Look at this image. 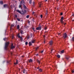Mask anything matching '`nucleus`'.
<instances>
[{"label":"nucleus","mask_w":74,"mask_h":74,"mask_svg":"<svg viewBox=\"0 0 74 74\" xmlns=\"http://www.w3.org/2000/svg\"><path fill=\"white\" fill-rule=\"evenodd\" d=\"M36 42V40H31V42L32 43H34Z\"/></svg>","instance_id":"nucleus-10"},{"label":"nucleus","mask_w":74,"mask_h":74,"mask_svg":"<svg viewBox=\"0 0 74 74\" xmlns=\"http://www.w3.org/2000/svg\"><path fill=\"white\" fill-rule=\"evenodd\" d=\"M66 23H65L64 24V25H66Z\"/></svg>","instance_id":"nucleus-51"},{"label":"nucleus","mask_w":74,"mask_h":74,"mask_svg":"<svg viewBox=\"0 0 74 74\" xmlns=\"http://www.w3.org/2000/svg\"><path fill=\"white\" fill-rule=\"evenodd\" d=\"M40 68V67H38L37 68V69H39Z\"/></svg>","instance_id":"nucleus-47"},{"label":"nucleus","mask_w":74,"mask_h":74,"mask_svg":"<svg viewBox=\"0 0 74 74\" xmlns=\"http://www.w3.org/2000/svg\"><path fill=\"white\" fill-rule=\"evenodd\" d=\"M59 0H57V1H59Z\"/></svg>","instance_id":"nucleus-60"},{"label":"nucleus","mask_w":74,"mask_h":74,"mask_svg":"<svg viewBox=\"0 0 74 74\" xmlns=\"http://www.w3.org/2000/svg\"><path fill=\"white\" fill-rule=\"evenodd\" d=\"M9 44L10 42L8 41L7 42H6L4 47V49L5 50H7V49H8V45H9Z\"/></svg>","instance_id":"nucleus-1"},{"label":"nucleus","mask_w":74,"mask_h":74,"mask_svg":"<svg viewBox=\"0 0 74 74\" xmlns=\"http://www.w3.org/2000/svg\"><path fill=\"white\" fill-rule=\"evenodd\" d=\"M34 18H33L32 19V21H33V22H34Z\"/></svg>","instance_id":"nucleus-35"},{"label":"nucleus","mask_w":74,"mask_h":74,"mask_svg":"<svg viewBox=\"0 0 74 74\" xmlns=\"http://www.w3.org/2000/svg\"><path fill=\"white\" fill-rule=\"evenodd\" d=\"M22 57H23V58L24 57V56H22Z\"/></svg>","instance_id":"nucleus-57"},{"label":"nucleus","mask_w":74,"mask_h":74,"mask_svg":"<svg viewBox=\"0 0 74 74\" xmlns=\"http://www.w3.org/2000/svg\"><path fill=\"white\" fill-rule=\"evenodd\" d=\"M21 34H23L24 33H23V30H21Z\"/></svg>","instance_id":"nucleus-14"},{"label":"nucleus","mask_w":74,"mask_h":74,"mask_svg":"<svg viewBox=\"0 0 74 74\" xmlns=\"http://www.w3.org/2000/svg\"><path fill=\"white\" fill-rule=\"evenodd\" d=\"M23 8L24 9H25L26 10H27V8L26 7V5H25L24 4L23 5Z\"/></svg>","instance_id":"nucleus-9"},{"label":"nucleus","mask_w":74,"mask_h":74,"mask_svg":"<svg viewBox=\"0 0 74 74\" xmlns=\"http://www.w3.org/2000/svg\"><path fill=\"white\" fill-rule=\"evenodd\" d=\"M41 26H40L38 27H37L36 28V30H41Z\"/></svg>","instance_id":"nucleus-7"},{"label":"nucleus","mask_w":74,"mask_h":74,"mask_svg":"<svg viewBox=\"0 0 74 74\" xmlns=\"http://www.w3.org/2000/svg\"><path fill=\"white\" fill-rule=\"evenodd\" d=\"M39 71H40V72H42V69H39Z\"/></svg>","instance_id":"nucleus-22"},{"label":"nucleus","mask_w":74,"mask_h":74,"mask_svg":"<svg viewBox=\"0 0 74 74\" xmlns=\"http://www.w3.org/2000/svg\"><path fill=\"white\" fill-rule=\"evenodd\" d=\"M21 38V40H23V39L22 38V37H21L20 36V37H19V38Z\"/></svg>","instance_id":"nucleus-32"},{"label":"nucleus","mask_w":74,"mask_h":74,"mask_svg":"<svg viewBox=\"0 0 74 74\" xmlns=\"http://www.w3.org/2000/svg\"><path fill=\"white\" fill-rule=\"evenodd\" d=\"M12 39H13V38H14V36H12Z\"/></svg>","instance_id":"nucleus-46"},{"label":"nucleus","mask_w":74,"mask_h":74,"mask_svg":"<svg viewBox=\"0 0 74 74\" xmlns=\"http://www.w3.org/2000/svg\"><path fill=\"white\" fill-rule=\"evenodd\" d=\"M63 15V13H60V15Z\"/></svg>","instance_id":"nucleus-44"},{"label":"nucleus","mask_w":74,"mask_h":74,"mask_svg":"<svg viewBox=\"0 0 74 74\" xmlns=\"http://www.w3.org/2000/svg\"><path fill=\"white\" fill-rule=\"evenodd\" d=\"M45 30H46V29H47V27H45Z\"/></svg>","instance_id":"nucleus-42"},{"label":"nucleus","mask_w":74,"mask_h":74,"mask_svg":"<svg viewBox=\"0 0 74 74\" xmlns=\"http://www.w3.org/2000/svg\"><path fill=\"white\" fill-rule=\"evenodd\" d=\"M52 51H53V49H52L51 50V53H52Z\"/></svg>","instance_id":"nucleus-45"},{"label":"nucleus","mask_w":74,"mask_h":74,"mask_svg":"<svg viewBox=\"0 0 74 74\" xmlns=\"http://www.w3.org/2000/svg\"><path fill=\"white\" fill-rule=\"evenodd\" d=\"M33 30H34V32H35L36 31V29H35V28H34L33 27V28L32 29Z\"/></svg>","instance_id":"nucleus-28"},{"label":"nucleus","mask_w":74,"mask_h":74,"mask_svg":"<svg viewBox=\"0 0 74 74\" xmlns=\"http://www.w3.org/2000/svg\"><path fill=\"white\" fill-rule=\"evenodd\" d=\"M29 63H30V62H33V60L31 59H30V60H29Z\"/></svg>","instance_id":"nucleus-13"},{"label":"nucleus","mask_w":74,"mask_h":74,"mask_svg":"<svg viewBox=\"0 0 74 74\" xmlns=\"http://www.w3.org/2000/svg\"><path fill=\"white\" fill-rule=\"evenodd\" d=\"M44 0L45 1H48V0Z\"/></svg>","instance_id":"nucleus-48"},{"label":"nucleus","mask_w":74,"mask_h":74,"mask_svg":"<svg viewBox=\"0 0 74 74\" xmlns=\"http://www.w3.org/2000/svg\"><path fill=\"white\" fill-rule=\"evenodd\" d=\"M27 44H28V42H25V45H27Z\"/></svg>","instance_id":"nucleus-31"},{"label":"nucleus","mask_w":74,"mask_h":74,"mask_svg":"<svg viewBox=\"0 0 74 74\" xmlns=\"http://www.w3.org/2000/svg\"><path fill=\"white\" fill-rule=\"evenodd\" d=\"M63 37L64 38H66L67 37V34L66 33H64L63 35Z\"/></svg>","instance_id":"nucleus-6"},{"label":"nucleus","mask_w":74,"mask_h":74,"mask_svg":"<svg viewBox=\"0 0 74 74\" xmlns=\"http://www.w3.org/2000/svg\"><path fill=\"white\" fill-rule=\"evenodd\" d=\"M12 0V1H14V0Z\"/></svg>","instance_id":"nucleus-62"},{"label":"nucleus","mask_w":74,"mask_h":74,"mask_svg":"<svg viewBox=\"0 0 74 74\" xmlns=\"http://www.w3.org/2000/svg\"><path fill=\"white\" fill-rule=\"evenodd\" d=\"M14 64H18V60H16V63H14Z\"/></svg>","instance_id":"nucleus-26"},{"label":"nucleus","mask_w":74,"mask_h":74,"mask_svg":"<svg viewBox=\"0 0 74 74\" xmlns=\"http://www.w3.org/2000/svg\"><path fill=\"white\" fill-rule=\"evenodd\" d=\"M32 13H33V14H34V12H32Z\"/></svg>","instance_id":"nucleus-52"},{"label":"nucleus","mask_w":74,"mask_h":74,"mask_svg":"<svg viewBox=\"0 0 74 74\" xmlns=\"http://www.w3.org/2000/svg\"><path fill=\"white\" fill-rule=\"evenodd\" d=\"M40 17L41 18H42V15L41 14L40 15Z\"/></svg>","instance_id":"nucleus-36"},{"label":"nucleus","mask_w":74,"mask_h":74,"mask_svg":"<svg viewBox=\"0 0 74 74\" xmlns=\"http://www.w3.org/2000/svg\"><path fill=\"white\" fill-rule=\"evenodd\" d=\"M39 48V47H37L36 49V51H37V49Z\"/></svg>","instance_id":"nucleus-27"},{"label":"nucleus","mask_w":74,"mask_h":74,"mask_svg":"<svg viewBox=\"0 0 74 74\" xmlns=\"http://www.w3.org/2000/svg\"><path fill=\"white\" fill-rule=\"evenodd\" d=\"M73 21H74V20H73Z\"/></svg>","instance_id":"nucleus-63"},{"label":"nucleus","mask_w":74,"mask_h":74,"mask_svg":"<svg viewBox=\"0 0 74 74\" xmlns=\"http://www.w3.org/2000/svg\"><path fill=\"white\" fill-rule=\"evenodd\" d=\"M20 27L19 26V25H17V29H19Z\"/></svg>","instance_id":"nucleus-25"},{"label":"nucleus","mask_w":74,"mask_h":74,"mask_svg":"<svg viewBox=\"0 0 74 74\" xmlns=\"http://www.w3.org/2000/svg\"><path fill=\"white\" fill-rule=\"evenodd\" d=\"M64 18V17H63V16H62L61 18V19H60L61 23L62 24H63V23H64V22L63 21V20Z\"/></svg>","instance_id":"nucleus-4"},{"label":"nucleus","mask_w":74,"mask_h":74,"mask_svg":"<svg viewBox=\"0 0 74 74\" xmlns=\"http://www.w3.org/2000/svg\"><path fill=\"white\" fill-rule=\"evenodd\" d=\"M45 41H44V43H45Z\"/></svg>","instance_id":"nucleus-56"},{"label":"nucleus","mask_w":74,"mask_h":74,"mask_svg":"<svg viewBox=\"0 0 74 74\" xmlns=\"http://www.w3.org/2000/svg\"><path fill=\"white\" fill-rule=\"evenodd\" d=\"M31 37H32V34H31Z\"/></svg>","instance_id":"nucleus-55"},{"label":"nucleus","mask_w":74,"mask_h":74,"mask_svg":"<svg viewBox=\"0 0 74 74\" xmlns=\"http://www.w3.org/2000/svg\"><path fill=\"white\" fill-rule=\"evenodd\" d=\"M36 56H38V54H37L35 55Z\"/></svg>","instance_id":"nucleus-43"},{"label":"nucleus","mask_w":74,"mask_h":74,"mask_svg":"<svg viewBox=\"0 0 74 74\" xmlns=\"http://www.w3.org/2000/svg\"><path fill=\"white\" fill-rule=\"evenodd\" d=\"M24 12H25H25H26V10H24Z\"/></svg>","instance_id":"nucleus-38"},{"label":"nucleus","mask_w":74,"mask_h":74,"mask_svg":"<svg viewBox=\"0 0 74 74\" xmlns=\"http://www.w3.org/2000/svg\"><path fill=\"white\" fill-rule=\"evenodd\" d=\"M43 52H44V51L43 50H42V51H41V53H43Z\"/></svg>","instance_id":"nucleus-39"},{"label":"nucleus","mask_w":74,"mask_h":74,"mask_svg":"<svg viewBox=\"0 0 74 74\" xmlns=\"http://www.w3.org/2000/svg\"><path fill=\"white\" fill-rule=\"evenodd\" d=\"M16 11L17 12L20 13V14H21V15H25V12H24V11L23 10H22L21 12V11H20L19 10H16Z\"/></svg>","instance_id":"nucleus-2"},{"label":"nucleus","mask_w":74,"mask_h":74,"mask_svg":"<svg viewBox=\"0 0 74 74\" xmlns=\"http://www.w3.org/2000/svg\"><path fill=\"white\" fill-rule=\"evenodd\" d=\"M29 16H30L29 15H27L26 16V18H29Z\"/></svg>","instance_id":"nucleus-24"},{"label":"nucleus","mask_w":74,"mask_h":74,"mask_svg":"<svg viewBox=\"0 0 74 74\" xmlns=\"http://www.w3.org/2000/svg\"><path fill=\"white\" fill-rule=\"evenodd\" d=\"M72 40L73 41H74V37H73L72 38Z\"/></svg>","instance_id":"nucleus-29"},{"label":"nucleus","mask_w":74,"mask_h":74,"mask_svg":"<svg viewBox=\"0 0 74 74\" xmlns=\"http://www.w3.org/2000/svg\"><path fill=\"white\" fill-rule=\"evenodd\" d=\"M25 2H24V1L23 0H22L21 1V4H23H23H25Z\"/></svg>","instance_id":"nucleus-8"},{"label":"nucleus","mask_w":74,"mask_h":74,"mask_svg":"<svg viewBox=\"0 0 74 74\" xmlns=\"http://www.w3.org/2000/svg\"><path fill=\"white\" fill-rule=\"evenodd\" d=\"M41 6V4H40V7Z\"/></svg>","instance_id":"nucleus-61"},{"label":"nucleus","mask_w":74,"mask_h":74,"mask_svg":"<svg viewBox=\"0 0 74 74\" xmlns=\"http://www.w3.org/2000/svg\"><path fill=\"white\" fill-rule=\"evenodd\" d=\"M62 60H63V58L62 59Z\"/></svg>","instance_id":"nucleus-64"},{"label":"nucleus","mask_w":74,"mask_h":74,"mask_svg":"<svg viewBox=\"0 0 74 74\" xmlns=\"http://www.w3.org/2000/svg\"><path fill=\"white\" fill-rule=\"evenodd\" d=\"M23 73H25V71H23Z\"/></svg>","instance_id":"nucleus-58"},{"label":"nucleus","mask_w":74,"mask_h":74,"mask_svg":"<svg viewBox=\"0 0 74 74\" xmlns=\"http://www.w3.org/2000/svg\"><path fill=\"white\" fill-rule=\"evenodd\" d=\"M17 21H20V19H19V18H17Z\"/></svg>","instance_id":"nucleus-33"},{"label":"nucleus","mask_w":74,"mask_h":74,"mask_svg":"<svg viewBox=\"0 0 74 74\" xmlns=\"http://www.w3.org/2000/svg\"><path fill=\"white\" fill-rule=\"evenodd\" d=\"M14 23H13V24H12L11 25V27H10V29H12V27H14Z\"/></svg>","instance_id":"nucleus-11"},{"label":"nucleus","mask_w":74,"mask_h":74,"mask_svg":"<svg viewBox=\"0 0 74 74\" xmlns=\"http://www.w3.org/2000/svg\"><path fill=\"white\" fill-rule=\"evenodd\" d=\"M58 34V35H60V33H59Z\"/></svg>","instance_id":"nucleus-49"},{"label":"nucleus","mask_w":74,"mask_h":74,"mask_svg":"<svg viewBox=\"0 0 74 74\" xmlns=\"http://www.w3.org/2000/svg\"><path fill=\"white\" fill-rule=\"evenodd\" d=\"M21 7H22V6H21V5H20L19 6V8H21Z\"/></svg>","instance_id":"nucleus-40"},{"label":"nucleus","mask_w":74,"mask_h":74,"mask_svg":"<svg viewBox=\"0 0 74 74\" xmlns=\"http://www.w3.org/2000/svg\"><path fill=\"white\" fill-rule=\"evenodd\" d=\"M33 4L32 5L33 7L34 6V2H33Z\"/></svg>","instance_id":"nucleus-30"},{"label":"nucleus","mask_w":74,"mask_h":74,"mask_svg":"<svg viewBox=\"0 0 74 74\" xmlns=\"http://www.w3.org/2000/svg\"><path fill=\"white\" fill-rule=\"evenodd\" d=\"M73 16H74V14H73Z\"/></svg>","instance_id":"nucleus-54"},{"label":"nucleus","mask_w":74,"mask_h":74,"mask_svg":"<svg viewBox=\"0 0 74 74\" xmlns=\"http://www.w3.org/2000/svg\"><path fill=\"white\" fill-rule=\"evenodd\" d=\"M57 57L58 58H60V56L59 55H57Z\"/></svg>","instance_id":"nucleus-19"},{"label":"nucleus","mask_w":74,"mask_h":74,"mask_svg":"<svg viewBox=\"0 0 74 74\" xmlns=\"http://www.w3.org/2000/svg\"><path fill=\"white\" fill-rule=\"evenodd\" d=\"M64 50H63L61 51V52L62 53H64Z\"/></svg>","instance_id":"nucleus-23"},{"label":"nucleus","mask_w":74,"mask_h":74,"mask_svg":"<svg viewBox=\"0 0 74 74\" xmlns=\"http://www.w3.org/2000/svg\"><path fill=\"white\" fill-rule=\"evenodd\" d=\"M15 17L16 18H17V15H15Z\"/></svg>","instance_id":"nucleus-41"},{"label":"nucleus","mask_w":74,"mask_h":74,"mask_svg":"<svg viewBox=\"0 0 74 74\" xmlns=\"http://www.w3.org/2000/svg\"><path fill=\"white\" fill-rule=\"evenodd\" d=\"M17 36L18 37V38H19V37H21V36H20V35H19V33H18L17 34Z\"/></svg>","instance_id":"nucleus-16"},{"label":"nucleus","mask_w":74,"mask_h":74,"mask_svg":"<svg viewBox=\"0 0 74 74\" xmlns=\"http://www.w3.org/2000/svg\"><path fill=\"white\" fill-rule=\"evenodd\" d=\"M6 39H7L6 38H3V40H4L5 41V40H6Z\"/></svg>","instance_id":"nucleus-37"},{"label":"nucleus","mask_w":74,"mask_h":74,"mask_svg":"<svg viewBox=\"0 0 74 74\" xmlns=\"http://www.w3.org/2000/svg\"><path fill=\"white\" fill-rule=\"evenodd\" d=\"M15 46H13V43H12L10 46V48L11 49L15 48Z\"/></svg>","instance_id":"nucleus-5"},{"label":"nucleus","mask_w":74,"mask_h":74,"mask_svg":"<svg viewBox=\"0 0 74 74\" xmlns=\"http://www.w3.org/2000/svg\"><path fill=\"white\" fill-rule=\"evenodd\" d=\"M26 70H25V69H23V71H25Z\"/></svg>","instance_id":"nucleus-53"},{"label":"nucleus","mask_w":74,"mask_h":74,"mask_svg":"<svg viewBox=\"0 0 74 74\" xmlns=\"http://www.w3.org/2000/svg\"><path fill=\"white\" fill-rule=\"evenodd\" d=\"M32 0H29V3L30 4H32Z\"/></svg>","instance_id":"nucleus-20"},{"label":"nucleus","mask_w":74,"mask_h":74,"mask_svg":"<svg viewBox=\"0 0 74 74\" xmlns=\"http://www.w3.org/2000/svg\"><path fill=\"white\" fill-rule=\"evenodd\" d=\"M3 7L4 8H8L9 10H10V8L9 6V5L7 4H5L3 5Z\"/></svg>","instance_id":"nucleus-3"},{"label":"nucleus","mask_w":74,"mask_h":74,"mask_svg":"<svg viewBox=\"0 0 74 74\" xmlns=\"http://www.w3.org/2000/svg\"><path fill=\"white\" fill-rule=\"evenodd\" d=\"M7 63H9V62L7 61Z\"/></svg>","instance_id":"nucleus-59"},{"label":"nucleus","mask_w":74,"mask_h":74,"mask_svg":"<svg viewBox=\"0 0 74 74\" xmlns=\"http://www.w3.org/2000/svg\"><path fill=\"white\" fill-rule=\"evenodd\" d=\"M37 62H38V63L39 64H40V61L39 60H37Z\"/></svg>","instance_id":"nucleus-18"},{"label":"nucleus","mask_w":74,"mask_h":74,"mask_svg":"<svg viewBox=\"0 0 74 74\" xmlns=\"http://www.w3.org/2000/svg\"><path fill=\"white\" fill-rule=\"evenodd\" d=\"M29 46H31V45H32V42H29Z\"/></svg>","instance_id":"nucleus-12"},{"label":"nucleus","mask_w":74,"mask_h":74,"mask_svg":"<svg viewBox=\"0 0 74 74\" xmlns=\"http://www.w3.org/2000/svg\"><path fill=\"white\" fill-rule=\"evenodd\" d=\"M0 4H3V1H0Z\"/></svg>","instance_id":"nucleus-21"},{"label":"nucleus","mask_w":74,"mask_h":74,"mask_svg":"<svg viewBox=\"0 0 74 74\" xmlns=\"http://www.w3.org/2000/svg\"><path fill=\"white\" fill-rule=\"evenodd\" d=\"M52 45V42L51 41L50 42V45Z\"/></svg>","instance_id":"nucleus-15"},{"label":"nucleus","mask_w":74,"mask_h":74,"mask_svg":"<svg viewBox=\"0 0 74 74\" xmlns=\"http://www.w3.org/2000/svg\"><path fill=\"white\" fill-rule=\"evenodd\" d=\"M70 57L69 56H67L66 57V59H67V60H68V59H69V58Z\"/></svg>","instance_id":"nucleus-17"},{"label":"nucleus","mask_w":74,"mask_h":74,"mask_svg":"<svg viewBox=\"0 0 74 74\" xmlns=\"http://www.w3.org/2000/svg\"><path fill=\"white\" fill-rule=\"evenodd\" d=\"M71 72L72 73H74V69L73 71H72Z\"/></svg>","instance_id":"nucleus-34"},{"label":"nucleus","mask_w":74,"mask_h":74,"mask_svg":"<svg viewBox=\"0 0 74 74\" xmlns=\"http://www.w3.org/2000/svg\"><path fill=\"white\" fill-rule=\"evenodd\" d=\"M30 21H28V23H30Z\"/></svg>","instance_id":"nucleus-50"}]
</instances>
